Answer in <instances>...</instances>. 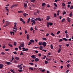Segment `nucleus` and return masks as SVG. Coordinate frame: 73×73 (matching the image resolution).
<instances>
[{
  "instance_id": "nucleus-27",
  "label": "nucleus",
  "mask_w": 73,
  "mask_h": 73,
  "mask_svg": "<svg viewBox=\"0 0 73 73\" xmlns=\"http://www.w3.org/2000/svg\"><path fill=\"white\" fill-rule=\"evenodd\" d=\"M65 14H66V11H64L63 15H65Z\"/></svg>"
},
{
  "instance_id": "nucleus-39",
  "label": "nucleus",
  "mask_w": 73,
  "mask_h": 73,
  "mask_svg": "<svg viewBox=\"0 0 73 73\" xmlns=\"http://www.w3.org/2000/svg\"><path fill=\"white\" fill-rule=\"evenodd\" d=\"M29 64H30V65H33L34 64L33 63H29Z\"/></svg>"
},
{
  "instance_id": "nucleus-19",
  "label": "nucleus",
  "mask_w": 73,
  "mask_h": 73,
  "mask_svg": "<svg viewBox=\"0 0 73 73\" xmlns=\"http://www.w3.org/2000/svg\"><path fill=\"white\" fill-rule=\"evenodd\" d=\"M27 40H29V35L28 34L27 36Z\"/></svg>"
},
{
  "instance_id": "nucleus-55",
  "label": "nucleus",
  "mask_w": 73,
  "mask_h": 73,
  "mask_svg": "<svg viewBox=\"0 0 73 73\" xmlns=\"http://www.w3.org/2000/svg\"><path fill=\"white\" fill-rule=\"evenodd\" d=\"M45 58H46V56H45L43 58V60H45Z\"/></svg>"
},
{
  "instance_id": "nucleus-53",
  "label": "nucleus",
  "mask_w": 73,
  "mask_h": 73,
  "mask_svg": "<svg viewBox=\"0 0 73 73\" xmlns=\"http://www.w3.org/2000/svg\"><path fill=\"white\" fill-rule=\"evenodd\" d=\"M8 26V25H4V26H3V27H4V28H5V27H6L7 26Z\"/></svg>"
},
{
  "instance_id": "nucleus-5",
  "label": "nucleus",
  "mask_w": 73,
  "mask_h": 73,
  "mask_svg": "<svg viewBox=\"0 0 73 73\" xmlns=\"http://www.w3.org/2000/svg\"><path fill=\"white\" fill-rule=\"evenodd\" d=\"M3 66H4L2 64H0V69H2L3 68Z\"/></svg>"
},
{
  "instance_id": "nucleus-33",
  "label": "nucleus",
  "mask_w": 73,
  "mask_h": 73,
  "mask_svg": "<svg viewBox=\"0 0 73 73\" xmlns=\"http://www.w3.org/2000/svg\"><path fill=\"white\" fill-rule=\"evenodd\" d=\"M30 42H34V40H30Z\"/></svg>"
},
{
  "instance_id": "nucleus-40",
  "label": "nucleus",
  "mask_w": 73,
  "mask_h": 73,
  "mask_svg": "<svg viewBox=\"0 0 73 73\" xmlns=\"http://www.w3.org/2000/svg\"><path fill=\"white\" fill-rule=\"evenodd\" d=\"M69 16L70 17H72V13H70L69 15Z\"/></svg>"
},
{
  "instance_id": "nucleus-7",
  "label": "nucleus",
  "mask_w": 73,
  "mask_h": 73,
  "mask_svg": "<svg viewBox=\"0 0 73 73\" xmlns=\"http://www.w3.org/2000/svg\"><path fill=\"white\" fill-rule=\"evenodd\" d=\"M49 19H50V16H47L46 18V20H48Z\"/></svg>"
},
{
  "instance_id": "nucleus-35",
  "label": "nucleus",
  "mask_w": 73,
  "mask_h": 73,
  "mask_svg": "<svg viewBox=\"0 0 73 73\" xmlns=\"http://www.w3.org/2000/svg\"><path fill=\"white\" fill-rule=\"evenodd\" d=\"M21 66V65L20 64H19L17 66V68H20V67Z\"/></svg>"
},
{
  "instance_id": "nucleus-48",
  "label": "nucleus",
  "mask_w": 73,
  "mask_h": 73,
  "mask_svg": "<svg viewBox=\"0 0 73 73\" xmlns=\"http://www.w3.org/2000/svg\"><path fill=\"white\" fill-rule=\"evenodd\" d=\"M42 51H44V52H46V50H44V49H43L42 50Z\"/></svg>"
},
{
  "instance_id": "nucleus-26",
  "label": "nucleus",
  "mask_w": 73,
  "mask_h": 73,
  "mask_svg": "<svg viewBox=\"0 0 73 73\" xmlns=\"http://www.w3.org/2000/svg\"><path fill=\"white\" fill-rule=\"evenodd\" d=\"M29 69H31V70H33V68H32L31 67H30L29 68Z\"/></svg>"
},
{
  "instance_id": "nucleus-45",
  "label": "nucleus",
  "mask_w": 73,
  "mask_h": 73,
  "mask_svg": "<svg viewBox=\"0 0 73 73\" xmlns=\"http://www.w3.org/2000/svg\"><path fill=\"white\" fill-rule=\"evenodd\" d=\"M70 9H73V6H71L70 7Z\"/></svg>"
},
{
  "instance_id": "nucleus-18",
  "label": "nucleus",
  "mask_w": 73,
  "mask_h": 73,
  "mask_svg": "<svg viewBox=\"0 0 73 73\" xmlns=\"http://www.w3.org/2000/svg\"><path fill=\"white\" fill-rule=\"evenodd\" d=\"M62 39L64 40V41H68L67 39L65 38H62Z\"/></svg>"
},
{
  "instance_id": "nucleus-28",
  "label": "nucleus",
  "mask_w": 73,
  "mask_h": 73,
  "mask_svg": "<svg viewBox=\"0 0 73 73\" xmlns=\"http://www.w3.org/2000/svg\"><path fill=\"white\" fill-rule=\"evenodd\" d=\"M62 39H60L59 41V42H61V41H62L63 40Z\"/></svg>"
},
{
  "instance_id": "nucleus-10",
  "label": "nucleus",
  "mask_w": 73,
  "mask_h": 73,
  "mask_svg": "<svg viewBox=\"0 0 73 73\" xmlns=\"http://www.w3.org/2000/svg\"><path fill=\"white\" fill-rule=\"evenodd\" d=\"M6 24L8 25H9L10 24V22H9L7 21L6 22Z\"/></svg>"
},
{
  "instance_id": "nucleus-38",
  "label": "nucleus",
  "mask_w": 73,
  "mask_h": 73,
  "mask_svg": "<svg viewBox=\"0 0 73 73\" xmlns=\"http://www.w3.org/2000/svg\"><path fill=\"white\" fill-rule=\"evenodd\" d=\"M42 40H47V39L45 38H42Z\"/></svg>"
},
{
  "instance_id": "nucleus-58",
  "label": "nucleus",
  "mask_w": 73,
  "mask_h": 73,
  "mask_svg": "<svg viewBox=\"0 0 73 73\" xmlns=\"http://www.w3.org/2000/svg\"><path fill=\"white\" fill-rule=\"evenodd\" d=\"M25 51H28V49L26 48V49H25Z\"/></svg>"
},
{
  "instance_id": "nucleus-59",
  "label": "nucleus",
  "mask_w": 73,
  "mask_h": 73,
  "mask_svg": "<svg viewBox=\"0 0 73 73\" xmlns=\"http://www.w3.org/2000/svg\"><path fill=\"white\" fill-rule=\"evenodd\" d=\"M67 67L68 68H69V66H70V65H69V64H68L67 65Z\"/></svg>"
},
{
  "instance_id": "nucleus-22",
  "label": "nucleus",
  "mask_w": 73,
  "mask_h": 73,
  "mask_svg": "<svg viewBox=\"0 0 73 73\" xmlns=\"http://www.w3.org/2000/svg\"><path fill=\"white\" fill-rule=\"evenodd\" d=\"M30 20H31V19L30 18H29L28 19L27 22V24H29V21H30Z\"/></svg>"
},
{
  "instance_id": "nucleus-14",
  "label": "nucleus",
  "mask_w": 73,
  "mask_h": 73,
  "mask_svg": "<svg viewBox=\"0 0 73 73\" xmlns=\"http://www.w3.org/2000/svg\"><path fill=\"white\" fill-rule=\"evenodd\" d=\"M32 22L33 23H34V24H36V22H35V21L33 19H32Z\"/></svg>"
},
{
  "instance_id": "nucleus-52",
  "label": "nucleus",
  "mask_w": 73,
  "mask_h": 73,
  "mask_svg": "<svg viewBox=\"0 0 73 73\" xmlns=\"http://www.w3.org/2000/svg\"><path fill=\"white\" fill-rule=\"evenodd\" d=\"M45 69H43V70H41V72H45Z\"/></svg>"
},
{
  "instance_id": "nucleus-34",
  "label": "nucleus",
  "mask_w": 73,
  "mask_h": 73,
  "mask_svg": "<svg viewBox=\"0 0 73 73\" xmlns=\"http://www.w3.org/2000/svg\"><path fill=\"white\" fill-rule=\"evenodd\" d=\"M38 21H42V19H40V18H38Z\"/></svg>"
},
{
  "instance_id": "nucleus-46",
  "label": "nucleus",
  "mask_w": 73,
  "mask_h": 73,
  "mask_svg": "<svg viewBox=\"0 0 73 73\" xmlns=\"http://www.w3.org/2000/svg\"><path fill=\"white\" fill-rule=\"evenodd\" d=\"M32 44V42H30L28 44V45H30V44Z\"/></svg>"
},
{
  "instance_id": "nucleus-51",
  "label": "nucleus",
  "mask_w": 73,
  "mask_h": 73,
  "mask_svg": "<svg viewBox=\"0 0 73 73\" xmlns=\"http://www.w3.org/2000/svg\"><path fill=\"white\" fill-rule=\"evenodd\" d=\"M14 62H15V63H16V64L17 63V61L16 60H15L14 61Z\"/></svg>"
},
{
  "instance_id": "nucleus-60",
  "label": "nucleus",
  "mask_w": 73,
  "mask_h": 73,
  "mask_svg": "<svg viewBox=\"0 0 73 73\" xmlns=\"http://www.w3.org/2000/svg\"><path fill=\"white\" fill-rule=\"evenodd\" d=\"M38 56H39V57H40V56H41V53H40L38 54Z\"/></svg>"
},
{
  "instance_id": "nucleus-20",
  "label": "nucleus",
  "mask_w": 73,
  "mask_h": 73,
  "mask_svg": "<svg viewBox=\"0 0 73 73\" xmlns=\"http://www.w3.org/2000/svg\"><path fill=\"white\" fill-rule=\"evenodd\" d=\"M35 1H36V0H31V2H32V3H35Z\"/></svg>"
},
{
  "instance_id": "nucleus-24",
  "label": "nucleus",
  "mask_w": 73,
  "mask_h": 73,
  "mask_svg": "<svg viewBox=\"0 0 73 73\" xmlns=\"http://www.w3.org/2000/svg\"><path fill=\"white\" fill-rule=\"evenodd\" d=\"M10 71L11 72H12L13 73H15V71H14V70H12V69L10 70Z\"/></svg>"
},
{
  "instance_id": "nucleus-31",
  "label": "nucleus",
  "mask_w": 73,
  "mask_h": 73,
  "mask_svg": "<svg viewBox=\"0 0 73 73\" xmlns=\"http://www.w3.org/2000/svg\"><path fill=\"white\" fill-rule=\"evenodd\" d=\"M18 71L19 72H23V70L21 69V70H18Z\"/></svg>"
},
{
  "instance_id": "nucleus-9",
  "label": "nucleus",
  "mask_w": 73,
  "mask_h": 73,
  "mask_svg": "<svg viewBox=\"0 0 73 73\" xmlns=\"http://www.w3.org/2000/svg\"><path fill=\"white\" fill-rule=\"evenodd\" d=\"M27 4H25V3H24V7L25 8H27Z\"/></svg>"
},
{
  "instance_id": "nucleus-56",
  "label": "nucleus",
  "mask_w": 73,
  "mask_h": 73,
  "mask_svg": "<svg viewBox=\"0 0 73 73\" xmlns=\"http://www.w3.org/2000/svg\"><path fill=\"white\" fill-rule=\"evenodd\" d=\"M13 53L14 54H17V52H14Z\"/></svg>"
},
{
  "instance_id": "nucleus-41",
  "label": "nucleus",
  "mask_w": 73,
  "mask_h": 73,
  "mask_svg": "<svg viewBox=\"0 0 73 73\" xmlns=\"http://www.w3.org/2000/svg\"><path fill=\"white\" fill-rule=\"evenodd\" d=\"M50 48H51L52 49H53V45H51L50 46Z\"/></svg>"
},
{
  "instance_id": "nucleus-16",
  "label": "nucleus",
  "mask_w": 73,
  "mask_h": 73,
  "mask_svg": "<svg viewBox=\"0 0 73 73\" xmlns=\"http://www.w3.org/2000/svg\"><path fill=\"white\" fill-rule=\"evenodd\" d=\"M62 50V48H59L58 51V53H60L61 52V50Z\"/></svg>"
},
{
  "instance_id": "nucleus-42",
  "label": "nucleus",
  "mask_w": 73,
  "mask_h": 73,
  "mask_svg": "<svg viewBox=\"0 0 73 73\" xmlns=\"http://www.w3.org/2000/svg\"><path fill=\"white\" fill-rule=\"evenodd\" d=\"M67 35L68 34H66V38H69V36H68Z\"/></svg>"
},
{
  "instance_id": "nucleus-61",
  "label": "nucleus",
  "mask_w": 73,
  "mask_h": 73,
  "mask_svg": "<svg viewBox=\"0 0 73 73\" xmlns=\"http://www.w3.org/2000/svg\"><path fill=\"white\" fill-rule=\"evenodd\" d=\"M9 50V49H5L6 52H8Z\"/></svg>"
},
{
  "instance_id": "nucleus-30",
  "label": "nucleus",
  "mask_w": 73,
  "mask_h": 73,
  "mask_svg": "<svg viewBox=\"0 0 73 73\" xmlns=\"http://www.w3.org/2000/svg\"><path fill=\"white\" fill-rule=\"evenodd\" d=\"M8 45H9V46H11V47H13V46H12V44H9Z\"/></svg>"
},
{
  "instance_id": "nucleus-12",
  "label": "nucleus",
  "mask_w": 73,
  "mask_h": 73,
  "mask_svg": "<svg viewBox=\"0 0 73 73\" xmlns=\"http://www.w3.org/2000/svg\"><path fill=\"white\" fill-rule=\"evenodd\" d=\"M39 49L40 50H42V46H40Z\"/></svg>"
},
{
  "instance_id": "nucleus-62",
  "label": "nucleus",
  "mask_w": 73,
  "mask_h": 73,
  "mask_svg": "<svg viewBox=\"0 0 73 73\" xmlns=\"http://www.w3.org/2000/svg\"><path fill=\"white\" fill-rule=\"evenodd\" d=\"M54 17H56V14L55 13H54Z\"/></svg>"
},
{
  "instance_id": "nucleus-17",
  "label": "nucleus",
  "mask_w": 73,
  "mask_h": 73,
  "mask_svg": "<svg viewBox=\"0 0 73 73\" xmlns=\"http://www.w3.org/2000/svg\"><path fill=\"white\" fill-rule=\"evenodd\" d=\"M65 21V19L64 18L62 21H61L62 23H64Z\"/></svg>"
},
{
  "instance_id": "nucleus-1",
  "label": "nucleus",
  "mask_w": 73,
  "mask_h": 73,
  "mask_svg": "<svg viewBox=\"0 0 73 73\" xmlns=\"http://www.w3.org/2000/svg\"><path fill=\"white\" fill-rule=\"evenodd\" d=\"M53 25V23H50V22H47V27L48 28L49 27V25L50 26H51Z\"/></svg>"
},
{
  "instance_id": "nucleus-6",
  "label": "nucleus",
  "mask_w": 73,
  "mask_h": 73,
  "mask_svg": "<svg viewBox=\"0 0 73 73\" xmlns=\"http://www.w3.org/2000/svg\"><path fill=\"white\" fill-rule=\"evenodd\" d=\"M39 59L38 58H35V61L36 62H38V61H39Z\"/></svg>"
},
{
  "instance_id": "nucleus-3",
  "label": "nucleus",
  "mask_w": 73,
  "mask_h": 73,
  "mask_svg": "<svg viewBox=\"0 0 73 73\" xmlns=\"http://www.w3.org/2000/svg\"><path fill=\"white\" fill-rule=\"evenodd\" d=\"M31 57L33 59H35V58H36V55H32V56H31Z\"/></svg>"
},
{
  "instance_id": "nucleus-23",
  "label": "nucleus",
  "mask_w": 73,
  "mask_h": 73,
  "mask_svg": "<svg viewBox=\"0 0 73 73\" xmlns=\"http://www.w3.org/2000/svg\"><path fill=\"white\" fill-rule=\"evenodd\" d=\"M46 60L47 61H50L51 59H48L47 58H46Z\"/></svg>"
},
{
  "instance_id": "nucleus-2",
  "label": "nucleus",
  "mask_w": 73,
  "mask_h": 73,
  "mask_svg": "<svg viewBox=\"0 0 73 73\" xmlns=\"http://www.w3.org/2000/svg\"><path fill=\"white\" fill-rule=\"evenodd\" d=\"M20 44L21 45L20 46L21 47H24V42H23L22 44L21 43Z\"/></svg>"
},
{
  "instance_id": "nucleus-25",
  "label": "nucleus",
  "mask_w": 73,
  "mask_h": 73,
  "mask_svg": "<svg viewBox=\"0 0 73 73\" xmlns=\"http://www.w3.org/2000/svg\"><path fill=\"white\" fill-rule=\"evenodd\" d=\"M54 5L55 6V7H57V5L56 3H54Z\"/></svg>"
},
{
  "instance_id": "nucleus-57",
  "label": "nucleus",
  "mask_w": 73,
  "mask_h": 73,
  "mask_svg": "<svg viewBox=\"0 0 73 73\" xmlns=\"http://www.w3.org/2000/svg\"><path fill=\"white\" fill-rule=\"evenodd\" d=\"M38 44L39 45H40V46H41V42H39Z\"/></svg>"
},
{
  "instance_id": "nucleus-4",
  "label": "nucleus",
  "mask_w": 73,
  "mask_h": 73,
  "mask_svg": "<svg viewBox=\"0 0 73 73\" xmlns=\"http://www.w3.org/2000/svg\"><path fill=\"white\" fill-rule=\"evenodd\" d=\"M6 64L7 65H11L12 64V63L9 62H6Z\"/></svg>"
},
{
  "instance_id": "nucleus-47",
  "label": "nucleus",
  "mask_w": 73,
  "mask_h": 73,
  "mask_svg": "<svg viewBox=\"0 0 73 73\" xmlns=\"http://www.w3.org/2000/svg\"><path fill=\"white\" fill-rule=\"evenodd\" d=\"M36 13H38V14L39 13H40V11H39L37 10L36 11Z\"/></svg>"
},
{
  "instance_id": "nucleus-37",
  "label": "nucleus",
  "mask_w": 73,
  "mask_h": 73,
  "mask_svg": "<svg viewBox=\"0 0 73 73\" xmlns=\"http://www.w3.org/2000/svg\"><path fill=\"white\" fill-rule=\"evenodd\" d=\"M67 4H68V5H70V4H71V2H70V1L68 2V3Z\"/></svg>"
},
{
  "instance_id": "nucleus-49",
  "label": "nucleus",
  "mask_w": 73,
  "mask_h": 73,
  "mask_svg": "<svg viewBox=\"0 0 73 73\" xmlns=\"http://www.w3.org/2000/svg\"><path fill=\"white\" fill-rule=\"evenodd\" d=\"M62 5L63 7H64L65 6V3H63L62 4Z\"/></svg>"
},
{
  "instance_id": "nucleus-29",
  "label": "nucleus",
  "mask_w": 73,
  "mask_h": 73,
  "mask_svg": "<svg viewBox=\"0 0 73 73\" xmlns=\"http://www.w3.org/2000/svg\"><path fill=\"white\" fill-rule=\"evenodd\" d=\"M48 63H49V62L48 61H45V64H48Z\"/></svg>"
},
{
  "instance_id": "nucleus-13",
  "label": "nucleus",
  "mask_w": 73,
  "mask_h": 73,
  "mask_svg": "<svg viewBox=\"0 0 73 73\" xmlns=\"http://www.w3.org/2000/svg\"><path fill=\"white\" fill-rule=\"evenodd\" d=\"M27 15H28V14H27L26 13H24V14H23V16H24L25 17H26V16Z\"/></svg>"
},
{
  "instance_id": "nucleus-43",
  "label": "nucleus",
  "mask_w": 73,
  "mask_h": 73,
  "mask_svg": "<svg viewBox=\"0 0 73 73\" xmlns=\"http://www.w3.org/2000/svg\"><path fill=\"white\" fill-rule=\"evenodd\" d=\"M60 31H58V32L57 33H56V35H58V34H59V33H60Z\"/></svg>"
},
{
  "instance_id": "nucleus-11",
  "label": "nucleus",
  "mask_w": 73,
  "mask_h": 73,
  "mask_svg": "<svg viewBox=\"0 0 73 73\" xmlns=\"http://www.w3.org/2000/svg\"><path fill=\"white\" fill-rule=\"evenodd\" d=\"M46 42H43V46L44 47H45L46 46Z\"/></svg>"
},
{
  "instance_id": "nucleus-36",
  "label": "nucleus",
  "mask_w": 73,
  "mask_h": 73,
  "mask_svg": "<svg viewBox=\"0 0 73 73\" xmlns=\"http://www.w3.org/2000/svg\"><path fill=\"white\" fill-rule=\"evenodd\" d=\"M14 45L15 46H16V42H14Z\"/></svg>"
},
{
  "instance_id": "nucleus-32",
  "label": "nucleus",
  "mask_w": 73,
  "mask_h": 73,
  "mask_svg": "<svg viewBox=\"0 0 73 73\" xmlns=\"http://www.w3.org/2000/svg\"><path fill=\"white\" fill-rule=\"evenodd\" d=\"M51 35H52V36H55L54 34L52 33H51Z\"/></svg>"
},
{
  "instance_id": "nucleus-21",
  "label": "nucleus",
  "mask_w": 73,
  "mask_h": 73,
  "mask_svg": "<svg viewBox=\"0 0 73 73\" xmlns=\"http://www.w3.org/2000/svg\"><path fill=\"white\" fill-rule=\"evenodd\" d=\"M15 59L16 60H17L19 61V58L18 57H15Z\"/></svg>"
},
{
  "instance_id": "nucleus-63",
  "label": "nucleus",
  "mask_w": 73,
  "mask_h": 73,
  "mask_svg": "<svg viewBox=\"0 0 73 73\" xmlns=\"http://www.w3.org/2000/svg\"><path fill=\"white\" fill-rule=\"evenodd\" d=\"M5 48V45H4L3 46V49H4V48Z\"/></svg>"
},
{
  "instance_id": "nucleus-64",
  "label": "nucleus",
  "mask_w": 73,
  "mask_h": 73,
  "mask_svg": "<svg viewBox=\"0 0 73 73\" xmlns=\"http://www.w3.org/2000/svg\"><path fill=\"white\" fill-rule=\"evenodd\" d=\"M23 20V19H22L21 18H20V21H22Z\"/></svg>"
},
{
  "instance_id": "nucleus-44",
  "label": "nucleus",
  "mask_w": 73,
  "mask_h": 73,
  "mask_svg": "<svg viewBox=\"0 0 73 73\" xmlns=\"http://www.w3.org/2000/svg\"><path fill=\"white\" fill-rule=\"evenodd\" d=\"M14 5H12L11 7V9H12V8H13V7H14Z\"/></svg>"
},
{
  "instance_id": "nucleus-54",
  "label": "nucleus",
  "mask_w": 73,
  "mask_h": 73,
  "mask_svg": "<svg viewBox=\"0 0 73 73\" xmlns=\"http://www.w3.org/2000/svg\"><path fill=\"white\" fill-rule=\"evenodd\" d=\"M49 33H47L46 34V36L47 37H48V36H49Z\"/></svg>"
},
{
  "instance_id": "nucleus-8",
  "label": "nucleus",
  "mask_w": 73,
  "mask_h": 73,
  "mask_svg": "<svg viewBox=\"0 0 73 73\" xmlns=\"http://www.w3.org/2000/svg\"><path fill=\"white\" fill-rule=\"evenodd\" d=\"M67 20L68 21V22H69V23H70V22L71 20H70V18L68 17L67 18Z\"/></svg>"
},
{
  "instance_id": "nucleus-50",
  "label": "nucleus",
  "mask_w": 73,
  "mask_h": 73,
  "mask_svg": "<svg viewBox=\"0 0 73 73\" xmlns=\"http://www.w3.org/2000/svg\"><path fill=\"white\" fill-rule=\"evenodd\" d=\"M66 46H67V47H68V46H69V44H66Z\"/></svg>"
},
{
  "instance_id": "nucleus-15",
  "label": "nucleus",
  "mask_w": 73,
  "mask_h": 73,
  "mask_svg": "<svg viewBox=\"0 0 73 73\" xmlns=\"http://www.w3.org/2000/svg\"><path fill=\"white\" fill-rule=\"evenodd\" d=\"M45 5H46V4L45 3H43L42 4V7H45Z\"/></svg>"
}]
</instances>
